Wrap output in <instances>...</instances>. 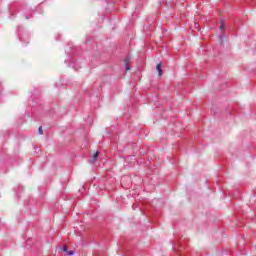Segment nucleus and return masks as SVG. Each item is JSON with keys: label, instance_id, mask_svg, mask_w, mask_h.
I'll return each mask as SVG.
<instances>
[{"label": "nucleus", "instance_id": "nucleus-1", "mask_svg": "<svg viewBox=\"0 0 256 256\" xmlns=\"http://www.w3.org/2000/svg\"><path fill=\"white\" fill-rule=\"evenodd\" d=\"M156 70L158 71L159 77H161L163 75V63H158L156 65Z\"/></svg>", "mask_w": 256, "mask_h": 256}, {"label": "nucleus", "instance_id": "nucleus-2", "mask_svg": "<svg viewBox=\"0 0 256 256\" xmlns=\"http://www.w3.org/2000/svg\"><path fill=\"white\" fill-rule=\"evenodd\" d=\"M129 63H131V58H126L124 60V64H125V67H126V73H129V71H131V67H129Z\"/></svg>", "mask_w": 256, "mask_h": 256}, {"label": "nucleus", "instance_id": "nucleus-3", "mask_svg": "<svg viewBox=\"0 0 256 256\" xmlns=\"http://www.w3.org/2000/svg\"><path fill=\"white\" fill-rule=\"evenodd\" d=\"M97 157H99V152L93 154V161H97Z\"/></svg>", "mask_w": 256, "mask_h": 256}, {"label": "nucleus", "instance_id": "nucleus-4", "mask_svg": "<svg viewBox=\"0 0 256 256\" xmlns=\"http://www.w3.org/2000/svg\"><path fill=\"white\" fill-rule=\"evenodd\" d=\"M220 29H221V31H223V29H225V23L221 22Z\"/></svg>", "mask_w": 256, "mask_h": 256}, {"label": "nucleus", "instance_id": "nucleus-5", "mask_svg": "<svg viewBox=\"0 0 256 256\" xmlns=\"http://www.w3.org/2000/svg\"><path fill=\"white\" fill-rule=\"evenodd\" d=\"M38 132H39L41 135H43V127L40 126V127L38 128Z\"/></svg>", "mask_w": 256, "mask_h": 256}, {"label": "nucleus", "instance_id": "nucleus-6", "mask_svg": "<svg viewBox=\"0 0 256 256\" xmlns=\"http://www.w3.org/2000/svg\"><path fill=\"white\" fill-rule=\"evenodd\" d=\"M66 253H67V255H75L74 251H67Z\"/></svg>", "mask_w": 256, "mask_h": 256}, {"label": "nucleus", "instance_id": "nucleus-7", "mask_svg": "<svg viewBox=\"0 0 256 256\" xmlns=\"http://www.w3.org/2000/svg\"><path fill=\"white\" fill-rule=\"evenodd\" d=\"M62 251H64V253H67V251H68V250H67V246H63V247H62Z\"/></svg>", "mask_w": 256, "mask_h": 256}]
</instances>
